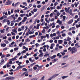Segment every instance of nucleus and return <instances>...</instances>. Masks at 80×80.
<instances>
[{
    "instance_id": "f257e3e1",
    "label": "nucleus",
    "mask_w": 80,
    "mask_h": 80,
    "mask_svg": "<svg viewBox=\"0 0 80 80\" xmlns=\"http://www.w3.org/2000/svg\"><path fill=\"white\" fill-rule=\"evenodd\" d=\"M71 52L72 53H75V52H77V49L75 47H73L72 48Z\"/></svg>"
},
{
    "instance_id": "f03ea898",
    "label": "nucleus",
    "mask_w": 80,
    "mask_h": 80,
    "mask_svg": "<svg viewBox=\"0 0 80 80\" xmlns=\"http://www.w3.org/2000/svg\"><path fill=\"white\" fill-rule=\"evenodd\" d=\"M17 56H15L14 58H12V59H9L10 61H11L12 60V61H15V60H16V58H17Z\"/></svg>"
},
{
    "instance_id": "7ed1b4c3",
    "label": "nucleus",
    "mask_w": 80,
    "mask_h": 80,
    "mask_svg": "<svg viewBox=\"0 0 80 80\" xmlns=\"http://www.w3.org/2000/svg\"><path fill=\"white\" fill-rule=\"evenodd\" d=\"M59 75V74H56L53 75V76H52V78H55V77H57V76H58Z\"/></svg>"
},
{
    "instance_id": "20e7f679",
    "label": "nucleus",
    "mask_w": 80,
    "mask_h": 80,
    "mask_svg": "<svg viewBox=\"0 0 80 80\" xmlns=\"http://www.w3.org/2000/svg\"><path fill=\"white\" fill-rule=\"evenodd\" d=\"M1 47H6V44L5 43L1 44Z\"/></svg>"
},
{
    "instance_id": "39448f33",
    "label": "nucleus",
    "mask_w": 80,
    "mask_h": 80,
    "mask_svg": "<svg viewBox=\"0 0 80 80\" xmlns=\"http://www.w3.org/2000/svg\"><path fill=\"white\" fill-rule=\"evenodd\" d=\"M68 55L65 56L63 58V59H64V60H65L66 59H67V58H68Z\"/></svg>"
},
{
    "instance_id": "423d86ee",
    "label": "nucleus",
    "mask_w": 80,
    "mask_h": 80,
    "mask_svg": "<svg viewBox=\"0 0 80 80\" xmlns=\"http://www.w3.org/2000/svg\"><path fill=\"white\" fill-rule=\"evenodd\" d=\"M69 13L70 15H73V14H72V10L71 9H70V11Z\"/></svg>"
},
{
    "instance_id": "0eeeda50",
    "label": "nucleus",
    "mask_w": 80,
    "mask_h": 80,
    "mask_svg": "<svg viewBox=\"0 0 80 80\" xmlns=\"http://www.w3.org/2000/svg\"><path fill=\"white\" fill-rule=\"evenodd\" d=\"M1 62L0 63V64H2H2H3V63H4V62H3L2 63V62H5V60H4V59H2L1 60Z\"/></svg>"
},
{
    "instance_id": "6e6552de",
    "label": "nucleus",
    "mask_w": 80,
    "mask_h": 80,
    "mask_svg": "<svg viewBox=\"0 0 80 80\" xmlns=\"http://www.w3.org/2000/svg\"><path fill=\"white\" fill-rule=\"evenodd\" d=\"M5 80H11V77H7L5 79Z\"/></svg>"
},
{
    "instance_id": "1a4fd4ad",
    "label": "nucleus",
    "mask_w": 80,
    "mask_h": 80,
    "mask_svg": "<svg viewBox=\"0 0 80 80\" xmlns=\"http://www.w3.org/2000/svg\"><path fill=\"white\" fill-rule=\"evenodd\" d=\"M75 45L77 48H79V47H80V46L78 45V43H76Z\"/></svg>"
},
{
    "instance_id": "9d476101",
    "label": "nucleus",
    "mask_w": 80,
    "mask_h": 80,
    "mask_svg": "<svg viewBox=\"0 0 80 80\" xmlns=\"http://www.w3.org/2000/svg\"><path fill=\"white\" fill-rule=\"evenodd\" d=\"M12 32H14V33H17V31L15 29H14L12 30Z\"/></svg>"
},
{
    "instance_id": "9b49d317",
    "label": "nucleus",
    "mask_w": 80,
    "mask_h": 80,
    "mask_svg": "<svg viewBox=\"0 0 80 80\" xmlns=\"http://www.w3.org/2000/svg\"><path fill=\"white\" fill-rule=\"evenodd\" d=\"M20 12V10L19 9H18V10H15L14 11V12H15L16 13L17 12V13H19Z\"/></svg>"
},
{
    "instance_id": "f8f14e48",
    "label": "nucleus",
    "mask_w": 80,
    "mask_h": 80,
    "mask_svg": "<svg viewBox=\"0 0 80 80\" xmlns=\"http://www.w3.org/2000/svg\"><path fill=\"white\" fill-rule=\"evenodd\" d=\"M62 42H63V41H62V40H60L58 41V43L59 44H61V43H62Z\"/></svg>"
},
{
    "instance_id": "ddd939ff",
    "label": "nucleus",
    "mask_w": 80,
    "mask_h": 80,
    "mask_svg": "<svg viewBox=\"0 0 80 80\" xmlns=\"http://www.w3.org/2000/svg\"><path fill=\"white\" fill-rule=\"evenodd\" d=\"M22 68V66L19 65L18 67L16 70H18V69H19V68Z\"/></svg>"
},
{
    "instance_id": "4468645a",
    "label": "nucleus",
    "mask_w": 80,
    "mask_h": 80,
    "mask_svg": "<svg viewBox=\"0 0 80 80\" xmlns=\"http://www.w3.org/2000/svg\"><path fill=\"white\" fill-rule=\"evenodd\" d=\"M20 2H18L17 3H16L14 5V7H17V6L18 5H19V4H20Z\"/></svg>"
},
{
    "instance_id": "2eb2a0df",
    "label": "nucleus",
    "mask_w": 80,
    "mask_h": 80,
    "mask_svg": "<svg viewBox=\"0 0 80 80\" xmlns=\"http://www.w3.org/2000/svg\"><path fill=\"white\" fill-rule=\"evenodd\" d=\"M23 44V42H21L19 45V46L20 47H22V45Z\"/></svg>"
},
{
    "instance_id": "dca6fc26",
    "label": "nucleus",
    "mask_w": 80,
    "mask_h": 80,
    "mask_svg": "<svg viewBox=\"0 0 80 80\" xmlns=\"http://www.w3.org/2000/svg\"><path fill=\"white\" fill-rule=\"evenodd\" d=\"M72 48L71 47H70L68 48V50H69V51H70V52H72Z\"/></svg>"
},
{
    "instance_id": "f3484780",
    "label": "nucleus",
    "mask_w": 80,
    "mask_h": 80,
    "mask_svg": "<svg viewBox=\"0 0 80 80\" xmlns=\"http://www.w3.org/2000/svg\"><path fill=\"white\" fill-rule=\"evenodd\" d=\"M71 40V38H70L69 37H68L67 39L66 40V41H70Z\"/></svg>"
},
{
    "instance_id": "a211bd4d",
    "label": "nucleus",
    "mask_w": 80,
    "mask_h": 80,
    "mask_svg": "<svg viewBox=\"0 0 80 80\" xmlns=\"http://www.w3.org/2000/svg\"><path fill=\"white\" fill-rule=\"evenodd\" d=\"M66 18V16H64L62 17V18L63 19V21L64 22H65V18Z\"/></svg>"
},
{
    "instance_id": "6ab92c4d",
    "label": "nucleus",
    "mask_w": 80,
    "mask_h": 80,
    "mask_svg": "<svg viewBox=\"0 0 80 80\" xmlns=\"http://www.w3.org/2000/svg\"><path fill=\"white\" fill-rule=\"evenodd\" d=\"M68 77V76H64L62 77V79H65L66 78H67Z\"/></svg>"
},
{
    "instance_id": "aec40b11",
    "label": "nucleus",
    "mask_w": 80,
    "mask_h": 80,
    "mask_svg": "<svg viewBox=\"0 0 80 80\" xmlns=\"http://www.w3.org/2000/svg\"><path fill=\"white\" fill-rule=\"evenodd\" d=\"M43 53H42L40 54L39 56L40 57H43Z\"/></svg>"
},
{
    "instance_id": "412c9836",
    "label": "nucleus",
    "mask_w": 80,
    "mask_h": 80,
    "mask_svg": "<svg viewBox=\"0 0 80 80\" xmlns=\"http://www.w3.org/2000/svg\"><path fill=\"white\" fill-rule=\"evenodd\" d=\"M60 53H61L62 55V56H64V55H65V53L64 52H60Z\"/></svg>"
},
{
    "instance_id": "4be33fe9",
    "label": "nucleus",
    "mask_w": 80,
    "mask_h": 80,
    "mask_svg": "<svg viewBox=\"0 0 80 80\" xmlns=\"http://www.w3.org/2000/svg\"><path fill=\"white\" fill-rule=\"evenodd\" d=\"M22 71H23L24 72L25 71H27L28 70L27 69H26V68H23L22 69Z\"/></svg>"
},
{
    "instance_id": "5701e85b",
    "label": "nucleus",
    "mask_w": 80,
    "mask_h": 80,
    "mask_svg": "<svg viewBox=\"0 0 80 80\" xmlns=\"http://www.w3.org/2000/svg\"><path fill=\"white\" fill-rule=\"evenodd\" d=\"M12 61H10L9 62L7 63V65H8V64H12Z\"/></svg>"
},
{
    "instance_id": "b1692460",
    "label": "nucleus",
    "mask_w": 80,
    "mask_h": 80,
    "mask_svg": "<svg viewBox=\"0 0 80 80\" xmlns=\"http://www.w3.org/2000/svg\"><path fill=\"white\" fill-rule=\"evenodd\" d=\"M45 6H43L42 8L41 9V11H43V10H44V9H45Z\"/></svg>"
},
{
    "instance_id": "393cba45",
    "label": "nucleus",
    "mask_w": 80,
    "mask_h": 80,
    "mask_svg": "<svg viewBox=\"0 0 80 80\" xmlns=\"http://www.w3.org/2000/svg\"><path fill=\"white\" fill-rule=\"evenodd\" d=\"M75 28V27H72V28H71L70 29V30H74Z\"/></svg>"
},
{
    "instance_id": "a878e982",
    "label": "nucleus",
    "mask_w": 80,
    "mask_h": 80,
    "mask_svg": "<svg viewBox=\"0 0 80 80\" xmlns=\"http://www.w3.org/2000/svg\"><path fill=\"white\" fill-rule=\"evenodd\" d=\"M4 42H5V43L6 44H8V43H9V42H8V41H7V40H4Z\"/></svg>"
},
{
    "instance_id": "bb28decb",
    "label": "nucleus",
    "mask_w": 80,
    "mask_h": 80,
    "mask_svg": "<svg viewBox=\"0 0 80 80\" xmlns=\"http://www.w3.org/2000/svg\"><path fill=\"white\" fill-rule=\"evenodd\" d=\"M50 8L51 10H52V9H55V6L53 7H51Z\"/></svg>"
},
{
    "instance_id": "cd10ccee",
    "label": "nucleus",
    "mask_w": 80,
    "mask_h": 80,
    "mask_svg": "<svg viewBox=\"0 0 80 80\" xmlns=\"http://www.w3.org/2000/svg\"><path fill=\"white\" fill-rule=\"evenodd\" d=\"M7 24L8 25H10V20H8V21H7Z\"/></svg>"
},
{
    "instance_id": "c85d7f7f",
    "label": "nucleus",
    "mask_w": 80,
    "mask_h": 80,
    "mask_svg": "<svg viewBox=\"0 0 80 80\" xmlns=\"http://www.w3.org/2000/svg\"><path fill=\"white\" fill-rule=\"evenodd\" d=\"M23 4L24 5H25V6H27V3L26 2H23Z\"/></svg>"
},
{
    "instance_id": "c756f323",
    "label": "nucleus",
    "mask_w": 80,
    "mask_h": 80,
    "mask_svg": "<svg viewBox=\"0 0 80 80\" xmlns=\"http://www.w3.org/2000/svg\"><path fill=\"white\" fill-rule=\"evenodd\" d=\"M5 55H3L1 56V58H5Z\"/></svg>"
},
{
    "instance_id": "7c9ffc66",
    "label": "nucleus",
    "mask_w": 80,
    "mask_h": 80,
    "mask_svg": "<svg viewBox=\"0 0 80 80\" xmlns=\"http://www.w3.org/2000/svg\"><path fill=\"white\" fill-rule=\"evenodd\" d=\"M46 36L48 38H50V37H49V35L48 34H46Z\"/></svg>"
},
{
    "instance_id": "2f4dec72",
    "label": "nucleus",
    "mask_w": 80,
    "mask_h": 80,
    "mask_svg": "<svg viewBox=\"0 0 80 80\" xmlns=\"http://www.w3.org/2000/svg\"><path fill=\"white\" fill-rule=\"evenodd\" d=\"M62 37H65L66 36V34L65 33H62Z\"/></svg>"
},
{
    "instance_id": "473e14b6",
    "label": "nucleus",
    "mask_w": 80,
    "mask_h": 80,
    "mask_svg": "<svg viewBox=\"0 0 80 80\" xmlns=\"http://www.w3.org/2000/svg\"><path fill=\"white\" fill-rule=\"evenodd\" d=\"M76 27L77 28H78V27H80V24L79 25H76Z\"/></svg>"
},
{
    "instance_id": "72a5a7b5",
    "label": "nucleus",
    "mask_w": 80,
    "mask_h": 80,
    "mask_svg": "<svg viewBox=\"0 0 80 80\" xmlns=\"http://www.w3.org/2000/svg\"><path fill=\"white\" fill-rule=\"evenodd\" d=\"M41 68H42V66L39 67L38 69V71H39V70H40V69Z\"/></svg>"
},
{
    "instance_id": "f704fd0d",
    "label": "nucleus",
    "mask_w": 80,
    "mask_h": 80,
    "mask_svg": "<svg viewBox=\"0 0 80 80\" xmlns=\"http://www.w3.org/2000/svg\"><path fill=\"white\" fill-rule=\"evenodd\" d=\"M37 11V9L34 8L33 9V11L34 12H36Z\"/></svg>"
},
{
    "instance_id": "c9c22d12",
    "label": "nucleus",
    "mask_w": 80,
    "mask_h": 80,
    "mask_svg": "<svg viewBox=\"0 0 80 80\" xmlns=\"http://www.w3.org/2000/svg\"><path fill=\"white\" fill-rule=\"evenodd\" d=\"M18 48H15L14 49V51H17V50H18Z\"/></svg>"
},
{
    "instance_id": "e433bc0d",
    "label": "nucleus",
    "mask_w": 80,
    "mask_h": 80,
    "mask_svg": "<svg viewBox=\"0 0 80 80\" xmlns=\"http://www.w3.org/2000/svg\"><path fill=\"white\" fill-rule=\"evenodd\" d=\"M44 78H45V76H43L41 79V80H44Z\"/></svg>"
},
{
    "instance_id": "4c0bfd02",
    "label": "nucleus",
    "mask_w": 80,
    "mask_h": 80,
    "mask_svg": "<svg viewBox=\"0 0 80 80\" xmlns=\"http://www.w3.org/2000/svg\"><path fill=\"white\" fill-rule=\"evenodd\" d=\"M68 34L69 35H70V36H72V33L71 32H69Z\"/></svg>"
},
{
    "instance_id": "58836bf2",
    "label": "nucleus",
    "mask_w": 80,
    "mask_h": 80,
    "mask_svg": "<svg viewBox=\"0 0 80 80\" xmlns=\"http://www.w3.org/2000/svg\"><path fill=\"white\" fill-rule=\"evenodd\" d=\"M45 17H47V18H48V17H50V15H45Z\"/></svg>"
},
{
    "instance_id": "ea45409f",
    "label": "nucleus",
    "mask_w": 80,
    "mask_h": 80,
    "mask_svg": "<svg viewBox=\"0 0 80 80\" xmlns=\"http://www.w3.org/2000/svg\"><path fill=\"white\" fill-rule=\"evenodd\" d=\"M49 55V54H46L44 55V57H48Z\"/></svg>"
},
{
    "instance_id": "a19ab883",
    "label": "nucleus",
    "mask_w": 80,
    "mask_h": 80,
    "mask_svg": "<svg viewBox=\"0 0 80 80\" xmlns=\"http://www.w3.org/2000/svg\"><path fill=\"white\" fill-rule=\"evenodd\" d=\"M15 77H11V80H14V79H15Z\"/></svg>"
},
{
    "instance_id": "79ce46f5",
    "label": "nucleus",
    "mask_w": 80,
    "mask_h": 80,
    "mask_svg": "<svg viewBox=\"0 0 80 80\" xmlns=\"http://www.w3.org/2000/svg\"><path fill=\"white\" fill-rule=\"evenodd\" d=\"M12 35H15V33L13 32H11Z\"/></svg>"
},
{
    "instance_id": "37998d69",
    "label": "nucleus",
    "mask_w": 80,
    "mask_h": 80,
    "mask_svg": "<svg viewBox=\"0 0 80 80\" xmlns=\"http://www.w3.org/2000/svg\"><path fill=\"white\" fill-rule=\"evenodd\" d=\"M20 17H23V14H20Z\"/></svg>"
},
{
    "instance_id": "c03bdc74",
    "label": "nucleus",
    "mask_w": 80,
    "mask_h": 80,
    "mask_svg": "<svg viewBox=\"0 0 80 80\" xmlns=\"http://www.w3.org/2000/svg\"><path fill=\"white\" fill-rule=\"evenodd\" d=\"M57 5H58V2H55L54 3L55 6H57Z\"/></svg>"
},
{
    "instance_id": "a18cd8bd",
    "label": "nucleus",
    "mask_w": 80,
    "mask_h": 80,
    "mask_svg": "<svg viewBox=\"0 0 80 80\" xmlns=\"http://www.w3.org/2000/svg\"><path fill=\"white\" fill-rule=\"evenodd\" d=\"M29 60L30 62H33V61L32 60V58H30L29 59Z\"/></svg>"
},
{
    "instance_id": "49530a36",
    "label": "nucleus",
    "mask_w": 80,
    "mask_h": 80,
    "mask_svg": "<svg viewBox=\"0 0 80 80\" xmlns=\"http://www.w3.org/2000/svg\"><path fill=\"white\" fill-rule=\"evenodd\" d=\"M22 29L20 28H19L18 29V32H20L21 31H22Z\"/></svg>"
},
{
    "instance_id": "de8ad7c7",
    "label": "nucleus",
    "mask_w": 80,
    "mask_h": 80,
    "mask_svg": "<svg viewBox=\"0 0 80 80\" xmlns=\"http://www.w3.org/2000/svg\"><path fill=\"white\" fill-rule=\"evenodd\" d=\"M7 36H5L4 37H3L2 38L3 39H7Z\"/></svg>"
},
{
    "instance_id": "09e8293b",
    "label": "nucleus",
    "mask_w": 80,
    "mask_h": 80,
    "mask_svg": "<svg viewBox=\"0 0 80 80\" xmlns=\"http://www.w3.org/2000/svg\"><path fill=\"white\" fill-rule=\"evenodd\" d=\"M1 33H4V31L3 30H1Z\"/></svg>"
},
{
    "instance_id": "8fccbe9b",
    "label": "nucleus",
    "mask_w": 80,
    "mask_h": 80,
    "mask_svg": "<svg viewBox=\"0 0 80 80\" xmlns=\"http://www.w3.org/2000/svg\"><path fill=\"white\" fill-rule=\"evenodd\" d=\"M18 20H19L20 21V20H22V18L21 17H19L18 18Z\"/></svg>"
},
{
    "instance_id": "3c124183",
    "label": "nucleus",
    "mask_w": 80,
    "mask_h": 80,
    "mask_svg": "<svg viewBox=\"0 0 80 80\" xmlns=\"http://www.w3.org/2000/svg\"><path fill=\"white\" fill-rule=\"evenodd\" d=\"M65 10L66 12H67L68 11L67 8H65Z\"/></svg>"
},
{
    "instance_id": "603ef678",
    "label": "nucleus",
    "mask_w": 80,
    "mask_h": 80,
    "mask_svg": "<svg viewBox=\"0 0 80 80\" xmlns=\"http://www.w3.org/2000/svg\"><path fill=\"white\" fill-rule=\"evenodd\" d=\"M53 42V40H51L49 41V42L50 43H52Z\"/></svg>"
},
{
    "instance_id": "864d4df0",
    "label": "nucleus",
    "mask_w": 80,
    "mask_h": 80,
    "mask_svg": "<svg viewBox=\"0 0 80 80\" xmlns=\"http://www.w3.org/2000/svg\"><path fill=\"white\" fill-rule=\"evenodd\" d=\"M74 5L75 6V7H77V6H78V4L76 3H75L74 4Z\"/></svg>"
},
{
    "instance_id": "5fc2aeb1",
    "label": "nucleus",
    "mask_w": 80,
    "mask_h": 80,
    "mask_svg": "<svg viewBox=\"0 0 80 80\" xmlns=\"http://www.w3.org/2000/svg\"><path fill=\"white\" fill-rule=\"evenodd\" d=\"M39 57H36L34 58L35 59V60H38V59Z\"/></svg>"
},
{
    "instance_id": "6e6d98bb",
    "label": "nucleus",
    "mask_w": 80,
    "mask_h": 80,
    "mask_svg": "<svg viewBox=\"0 0 80 80\" xmlns=\"http://www.w3.org/2000/svg\"><path fill=\"white\" fill-rule=\"evenodd\" d=\"M11 34H10V33H8L7 34V36H11Z\"/></svg>"
},
{
    "instance_id": "4d7b16f0",
    "label": "nucleus",
    "mask_w": 80,
    "mask_h": 80,
    "mask_svg": "<svg viewBox=\"0 0 80 80\" xmlns=\"http://www.w3.org/2000/svg\"><path fill=\"white\" fill-rule=\"evenodd\" d=\"M56 55H53L52 56V57H53V59H54V58H55V57H56Z\"/></svg>"
},
{
    "instance_id": "13d9d810",
    "label": "nucleus",
    "mask_w": 80,
    "mask_h": 80,
    "mask_svg": "<svg viewBox=\"0 0 80 80\" xmlns=\"http://www.w3.org/2000/svg\"><path fill=\"white\" fill-rule=\"evenodd\" d=\"M33 68L34 70H37V67H34Z\"/></svg>"
},
{
    "instance_id": "bf43d9fd",
    "label": "nucleus",
    "mask_w": 80,
    "mask_h": 80,
    "mask_svg": "<svg viewBox=\"0 0 80 80\" xmlns=\"http://www.w3.org/2000/svg\"><path fill=\"white\" fill-rule=\"evenodd\" d=\"M35 45H36V47H38V46L39 45V44H38V43H36L35 44Z\"/></svg>"
},
{
    "instance_id": "052dcab7",
    "label": "nucleus",
    "mask_w": 80,
    "mask_h": 80,
    "mask_svg": "<svg viewBox=\"0 0 80 80\" xmlns=\"http://www.w3.org/2000/svg\"><path fill=\"white\" fill-rule=\"evenodd\" d=\"M37 7L38 8H40V7H41V5H38L37 6Z\"/></svg>"
},
{
    "instance_id": "680f3d73",
    "label": "nucleus",
    "mask_w": 80,
    "mask_h": 80,
    "mask_svg": "<svg viewBox=\"0 0 80 80\" xmlns=\"http://www.w3.org/2000/svg\"><path fill=\"white\" fill-rule=\"evenodd\" d=\"M39 52L40 53H42V50H40L39 51Z\"/></svg>"
},
{
    "instance_id": "e2e57ef3",
    "label": "nucleus",
    "mask_w": 80,
    "mask_h": 80,
    "mask_svg": "<svg viewBox=\"0 0 80 80\" xmlns=\"http://www.w3.org/2000/svg\"><path fill=\"white\" fill-rule=\"evenodd\" d=\"M57 16H59L60 15V13L58 12L57 14Z\"/></svg>"
},
{
    "instance_id": "0e129e2a",
    "label": "nucleus",
    "mask_w": 80,
    "mask_h": 80,
    "mask_svg": "<svg viewBox=\"0 0 80 80\" xmlns=\"http://www.w3.org/2000/svg\"><path fill=\"white\" fill-rule=\"evenodd\" d=\"M78 18V15H76L74 17V18L76 19Z\"/></svg>"
},
{
    "instance_id": "69168bd1",
    "label": "nucleus",
    "mask_w": 80,
    "mask_h": 80,
    "mask_svg": "<svg viewBox=\"0 0 80 80\" xmlns=\"http://www.w3.org/2000/svg\"><path fill=\"white\" fill-rule=\"evenodd\" d=\"M53 78H52V77L50 78H48V80H51Z\"/></svg>"
},
{
    "instance_id": "338daca9",
    "label": "nucleus",
    "mask_w": 80,
    "mask_h": 80,
    "mask_svg": "<svg viewBox=\"0 0 80 80\" xmlns=\"http://www.w3.org/2000/svg\"><path fill=\"white\" fill-rule=\"evenodd\" d=\"M56 28H59V27H60V26H59V25H57V26H56Z\"/></svg>"
},
{
    "instance_id": "774afa93",
    "label": "nucleus",
    "mask_w": 80,
    "mask_h": 80,
    "mask_svg": "<svg viewBox=\"0 0 80 80\" xmlns=\"http://www.w3.org/2000/svg\"><path fill=\"white\" fill-rule=\"evenodd\" d=\"M64 43L65 44V45H67L68 42H67L64 41Z\"/></svg>"
}]
</instances>
